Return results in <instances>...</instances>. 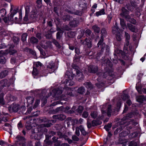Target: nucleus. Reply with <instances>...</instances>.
Segmentation results:
<instances>
[{
    "label": "nucleus",
    "instance_id": "45",
    "mask_svg": "<svg viewBox=\"0 0 146 146\" xmlns=\"http://www.w3.org/2000/svg\"><path fill=\"white\" fill-rule=\"evenodd\" d=\"M41 65L42 64L40 62H37L34 63L33 67H35V66L38 67L41 66Z\"/></svg>",
    "mask_w": 146,
    "mask_h": 146
},
{
    "label": "nucleus",
    "instance_id": "26",
    "mask_svg": "<svg viewBox=\"0 0 146 146\" xmlns=\"http://www.w3.org/2000/svg\"><path fill=\"white\" fill-rule=\"evenodd\" d=\"M8 74V71L7 70L2 71L0 73V77L1 78H3L7 76Z\"/></svg>",
    "mask_w": 146,
    "mask_h": 146
},
{
    "label": "nucleus",
    "instance_id": "31",
    "mask_svg": "<svg viewBox=\"0 0 146 146\" xmlns=\"http://www.w3.org/2000/svg\"><path fill=\"white\" fill-rule=\"evenodd\" d=\"M139 144V143L138 142L132 141L129 143V146H138Z\"/></svg>",
    "mask_w": 146,
    "mask_h": 146
},
{
    "label": "nucleus",
    "instance_id": "62",
    "mask_svg": "<svg viewBox=\"0 0 146 146\" xmlns=\"http://www.w3.org/2000/svg\"><path fill=\"white\" fill-rule=\"evenodd\" d=\"M71 17L69 15L64 16V20H69L70 19Z\"/></svg>",
    "mask_w": 146,
    "mask_h": 146
},
{
    "label": "nucleus",
    "instance_id": "37",
    "mask_svg": "<svg viewBox=\"0 0 146 146\" xmlns=\"http://www.w3.org/2000/svg\"><path fill=\"white\" fill-rule=\"evenodd\" d=\"M6 12L4 9H2L0 10V16L3 17L6 15Z\"/></svg>",
    "mask_w": 146,
    "mask_h": 146
},
{
    "label": "nucleus",
    "instance_id": "3",
    "mask_svg": "<svg viewBox=\"0 0 146 146\" xmlns=\"http://www.w3.org/2000/svg\"><path fill=\"white\" fill-rule=\"evenodd\" d=\"M101 34L102 35L101 38L99 41L98 43V46L99 47L100 45H102V50L103 51L104 49V48H105L106 50L109 48V46L107 45H106L104 43H103V36H105L106 34V31L104 28H102L101 30Z\"/></svg>",
    "mask_w": 146,
    "mask_h": 146
},
{
    "label": "nucleus",
    "instance_id": "46",
    "mask_svg": "<svg viewBox=\"0 0 146 146\" xmlns=\"http://www.w3.org/2000/svg\"><path fill=\"white\" fill-rule=\"evenodd\" d=\"M29 52L33 54V57L35 58H37V57L36 55V54L35 51L31 49H29Z\"/></svg>",
    "mask_w": 146,
    "mask_h": 146
},
{
    "label": "nucleus",
    "instance_id": "27",
    "mask_svg": "<svg viewBox=\"0 0 146 146\" xmlns=\"http://www.w3.org/2000/svg\"><path fill=\"white\" fill-rule=\"evenodd\" d=\"M84 85L89 89H91L92 88V86L91 83L89 82H85L84 83Z\"/></svg>",
    "mask_w": 146,
    "mask_h": 146
},
{
    "label": "nucleus",
    "instance_id": "44",
    "mask_svg": "<svg viewBox=\"0 0 146 146\" xmlns=\"http://www.w3.org/2000/svg\"><path fill=\"white\" fill-rule=\"evenodd\" d=\"M121 35L119 33L116 35V38L117 40L118 41H120L121 39Z\"/></svg>",
    "mask_w": 146,
    "mask_h": 146
},
{
    "label": "nucleus",
    "instance_id": "54",
    "mask_svg": "<svg viewBox=\"0 0 146 146\" xmlns=\"http://www.w3.org/2000/svg\"><path fill=\"white\" fill-rule=\"evenodd\" d=\"M40 101L39 100H36L33 107L34 108H36L40 103Z\"/></svg>",
    "mask_w": 146,
    "mask_h": 146
},
{
    "label": "nucleus",
    "instance_id": "2",
    "mask_svg": "<svg viewBox=\"0 0 146 146\" xmlns=\"http://www.w3.org/2000/svg\"><path fill=\"white\" fill-rule=\"evenodd\" d=\"M111 106L108 104L105 105H103L101 111L102 115L99 116L98 118L100 119H102L107 114L108 116H110L111 114Z\"/></svg>",
    "mask_w": 146,
    "mask_h": 146
},
{
    "label": "nucleus",
    "instance_id": "58",
    "mask_svg": "<svg viewBox=\"0 0 146 146\" xmlns=\"http://www.w3.org/2000/svg\"><path fill=\"white\" fill-rule=\"evenodd\" d=\"M72 139L73 140L75 141H78L79 140V138L75 135L72 136Z\"/></svg>",
    "mask_w": 146,
    "mask_h": 146
},
{
    "label": "nucleus",
    "instance_id": "40",
    "mask_svg": "<svg viewBox=\"0 0 146 146\" xmlns=\"http://www.w3.org/2000/svg\"><path fill=\"white\" fill-rule=\"evenodd\" d=\"M38 71L37 70L35 67H33L32 74L33 76H36L38 74Z\"/></svg>",
    "mask_w": 146,
    "mask_h": 146
},
{
    "label": "nucleus",
    "instance_id": "61",
    "mask_svg": "<svg viewBox=\"0 0 146 146\" xmlns=\"http://www.w3.org/2000/svg\"><path fill=\"white\" fill-rule=\"evenodd\" d=\"M127 133H126L125 131L122 132L119 135L121 137H122V136H125L127 135Z\"/></svg>",
    "mask_w": 146,
    "mask_h": 146
},
{
    "label": "nucleus",
    "instance_id": "11",
    "mask_svg": "<svg viewBox=\"0 0 146 146\" xmlns=\"http://www.w3.org/2000/svg\"><path fill=\"white\" fill-rule=\"evenodd\" d=\"M51 42L50 41H42L40 45L43 48L46 49L48 48H50L51 46Z\"/></svg>",
    "mask_w": 146,
    "mask_h": 146
},
{
    "label": "nucleus",
    "instance_id": "10",
    "mask_svg": "<svg viewBox=\"0 0 146 146\" xmlns=\"http://www.w3.org/2000/svg\"><path fill=\"white\" fill-rule=\"evenodd\" d=\"M64 92L66 95L71 96H75V95L73 94L74 91L72 90L70 88L68 87H66L65 88H64Z\"/></svg>",
    "mask_w": 146,
    "mask_h": 146
},
{
    "label": "nucleus",
    "instance_id": "48",
    "mask_svg": "<svg viewBox=\"0 0 146 146\" xmlns=\"http://www.w3.org/2000/svg\"><path fill=\"white\" fill-rule=\"evenodd\" d=\"M129 96L128 94H123L122 96V98L123 100H125L129 98Z\"/></svg>",
    "mask_w": 146,
    "mask_h": 146
},
{
    "label": "nucleus",
    "instance_id": "36",
    "mask_svg": "<svg viewBox=\"0 0 146 146\" xmlns=\"http://www.w3.org/2000/svg\"><path fill=\"white\" fill-rule=\"evenodd\" d=\"M68 11V10L66 11L68 12H70V13L74 14L76 15H80L81 14L80 12L78 10H74V11L72 12L69 11Z\"/></svg>",
    "mask_w": 146,
    "mask_h": 146
},
{
    "label": "nucleus",
    "instance_id": "53",
    "mask_svg": "<svg viewBox=\"0 0 146 146\" xmlns=\"http://www.w3.org/2000/svg\"><path fill=\"white\" fill-rule=\"evenodd\" d=\"M62 34V33L61 31H59L57 33V38L60 39Z\"/></svg>",
    "mask_w": 146,
    "mask_h": 146
},
{
    "label": "nucleus",
    "instance_id": "57",
    "mask_svg": "<svg viewBox=\"0 0 146 146\" xmlns=\"http://www.w3.org/2000/svg\"><path fill=\"white\" fill-rule=\"evenodd\" d=\"M30 7L29 6H27L25 7V14H28L30 11Z\"/></svg>",
    "mask_w": 146,
    "mask_h": 146
},
{
    "label": "nucleus",
    "instance_id": "21",
    "mask_svg": "<svg viewBox=\"0 0 146 146\" xmlns=\"http://www.w3.org/2000/svg\"><path fill=\"white\" fill-rule=\"evenodd\" d=\"M92 29L94 31V32L99 33L100 31V28L97 25H94L92 27Z\"/></svg>",
    "mask_w": 146,
    "mask_h": 146
},
{
    "label": "nucleus",
    "instance_id": "59",
    "mask_svg": "<svg viewBox=\"0 0 146 146\" xmlns=\"http://www.w3.org/2000/svg\"><path fill=\"white\" fill-rule=\"evenodd\" d=\"M83 119L82 118H80L79 121L77 119H76L75 120V122H76V123H80L81 124L83 121Z\"/></svg>",
    "mask_w": 146,
    "mask_h": 146
},
{
    "label": "nucleus",
    "instance_id": "6",
    "mask_svg": "<svg viewBox=\"0 0 146 146\" xmlns=\"http://www.w3.org/2000/svg\"><path fill=\"white\" fill-rule=\"evenodd\" d=\"M38 128H35L34 129L32 130V135H31V137L32 138H34L36 140L39 139V132L38 131Z\"/></svg>",
    "mask_w": 146,
    "mask_h": 146
},
{
    "label": "nucleus",
    "instance_id": "32",
    "mask_svg": "<svg viewBox=\"0 0 146 146\" xmlns=\"http://www.w3.org/2000/svg\"><path fill=\"white\" fill-rule=\"evenodd\" d=\"M47 67L48 68L52 69V70H54L53 72H54V70L56 69L55 66L54 64L52 63V62H50V66H48Z\"/></svg>",
    "mask_w": 146,
    "mask_h": 146
},
{
    "label": "nucleus",
    "instance_id": "35",
    "mask_svg": "<svg viewBox=\"0 0 146 146\" xmlns=\"http://www.w3.org/2000/svg\"><path fill=\"white\" fill-rule=\"evenodd\" d=\"M98 115V113L96 111H92L90 114L91 117L94 119L97 117Z\"/></svg>",
    "mask_w": 146,
    "mask_h": 146
},
{
    "label": "nucleus",
    "instance_id": "39",
    "mask_svg": "<svg viewBox=\"0 0 146 146\" xmlns=\"http://www.w3.org/2000/svg\"><path fill=\"white\" fill-rule=\"evenodd\" d=\"M130 3L133 8H136L137 7V5L135 1H133L131 0L130 1Z\"/></svg>",
    "mask_w": 146,
    "mask_h": 146
},
{
    "label": "nucleus",
    "instance_id": "41",
    "mask_svg": "<svg viewBox=\"0 0 146 146\" xmlns=\"http://www.w3.org/2000/svg\"><path fill=\"white\" fill-rule=\"evenodd\" d=\"M111 127V123L108 124L104 127V128L107 131H108Z\"/></svg>",
    "mask_w": 146,
    "mask_h": 146
},
{
    "label": "nucleus",
    "instance_id": "8",
    "mask_svg": "<svg viewBox=\"0 0 146 146\" xmlns=\"http://www.w3.org/2000/svg\"><path fill=\"white\" fill-rule=\"evenodd\" d=\"M92 40L90 38H86L85 41H83L81 40L80 42L81 44L87 46L88 48H90L92 47Z\"/></svg>",
    "mask_w": 146,
    "mask_h": 146
},
{
    "label": "nucleus",
    "instance_id": "29",
    "mask_svg": "<svg viewBox=\"0 0 146 146\" xmlns=\"http://www.w3.org/2000/svg\"><path fill=\"white\" fill-rule=\"evenodd\" d=\"M79 128L82 133L84 135H86L87 132L85 131L82 125H80L79 126Z\"/></svg>",
    "mask_w": 146,
    "mask_h": 146
},
{
    "label": "nucleus",
    "instance_id": "64",
    "mask_svg": "<svg viewBox=\"0 0 146 146\" xmlns=\"http://www.w3.org/2000/svg\"><path fill=\"white\" fill-rule=\"evenodd\" d=\"M87 123L88 128H90L92 126V123H91L88 121H87Z\"/></svg>",
    "mask_w": 146,
    "mask_h": 146
},
{
    "label": "nucleus",
    "instance_id": "23",
    "mask_svg": "<svg viewBox=\"0 0 146 146\" xmlns=\"http://www.w3.org/2000/svg\"><path fill=\"white\" fill-rule=\"evenodd\" d=\"M105 14V9H102L99 11H98L95 13V14L97 17H98L100 15H104Z\"/></svg>",
    "mask_w": 146,
    "mask_h": 146
},
{
    "label": "nucleus",
    "instance_id": "42",
    "mask_svg": "<svg viewBox=\"0 0 146 146\" xmlns=\"http://www.w3.org/2000/svg\"><path fill=\"white\" fill-rule=\"evenodd\" d=\"M27 36V34L26 33H24L21 36V40L23 41H25Z\"/></svg>",
    "mask_w": 146,
    "mask_h": 146
},
{
    "label": "nucleus",
    "instance_id": "60",
    "mask_svg": "<svg viewBox=\"0 0 146 146\" xmlns=\"http://www.w3.org/2000/svg\"><path fill=\"white\" fill-rule=\"evenodd\" d=\"M88 113L86 111H84L82 115L83 117L85 118H87L88 117Z\"/></svg>",
    "mask_w": 146,
    "mask_h": 146
},
{
    "label": "nucleus",
    "instance_id": "50",
    "mask_svg": "<svg viewBox=\"0 0 146 146\" xmlns=\"http://www.w3.org/2000/svg\"><path fill=\"white\" fill-rule=\"evenodd\" d=\"M68 35L69 37H73L75 36V33L73 32H70L68 33Z\"/></svg>",
    "mask_w": 146,
    "mask_h": 146
},
{
    "label": "nucleus",
    "instance_id": "43",
    "mask_svg": "<svg viewBox=\"0 0 146 146\" xmlns=\"http://www.w3.org/2000/svg\"><path fill=\"white\" fill-rule=\"evenodd\" d=\"M30 40L31 42L33 43L37 42H38V40L34 37H32L31 38Z\"/></svg>",
    "mask_w": 146,
    "mask_h": 146
},
{
    "label": "nucleus",
    "instance_id": "49",
    "mask_svg": "<svg viewBox=\"0 0 146 146\" xmlns=\"http://www.w3.org/2000/svg\"><path fill=\"white\" fill-rule=\"evenodd\" d=\"M100 124V123H99L98 121L96 120H93L92 121V125L93 126H96Z\"/></svg>",
    "mask_w": 146,
    "mask_h": 146
},
{
    "label": "nucleus",
    "instance_id": "15",
    "mask_svg": "<svg viewBox=\"0 0 146 146\" xmlns=\"http://www.w3.org/2000/svg\"><path fill=\"white\" fill-rule=\"evenodd\" d=\"M115 53L114 54V59H117V54L120 55V54L121 55H124L125 54V53H123L122 51L120 50L119 49H116L115 50Z\"/></svg>",
    "mask_w": 146,
    "mask_h": 146
},
{
    "label": "nucleus",
    "instance_id": "30",
    "mask_svg": "<svg viewBox=\"0 0 146 146\" xmlns=\"http://www.w3.org/2000/svg\"><path fill=\"white\" fill-rule=\"evenodd\" d=\"M3 94L0 91V103L2 105H4L5 104V102L3 98Z\"/></svg>",
    "mask_w": 146,
    "mask_h": 146
},
{
    "label": "nucleus",
    "instance_id": "52",
    "mask_svg": "<svg viewBox=\"0 0 146 146\" xmlns=\"http://www.w3.org/2000/svg\"><path fill=\"white\" fill-rule=\"evenodd\" d=\"M80 129L79 128V126L78 127H77L76 128L75 134L78 136H79L80 135V133L79 130Z\"/></svg>",
    "mask_w": 146,
    "mask_h": 146
},
{
    "label": "nucleus",
    "instance_id": "14",
    "mask_svg": "<svg viewBox=\"0 0 146 146\" xmlns=\"http://www.w3.org/2000/svg\"><path fill=\"white\" fill-rule=\"evenodd\" d=\"M10 84L8 82V81L7 79L2 80L0 81V87L1 88L4 86H9Z\"/></svg>",
    "mask_w": 146,
    "mask_h": 146
},
{
    "label": "nucleus",
    "instance_id": "22",
    "mask_svg": "<svg viewBox=\"0 0 146 146\" xmlns=\"http://www.w3.org/2000/svg\"><path fill=\"white\" fill-rule=\"evenodd\" d=\"M54 118L58 119L60 120H63L64 119V116L63 115H55L53 116Z\"/></svg>",
    "mask_w": 146,
    "mask_h": 146
},
{
    "label": "nucleus",
    "instance_id": "12",
    "mask_svg": "<svg viewBox=\"0 0 146 146\" xmlns=\"http://www.w3.org/2000/svg\"><path fill=\"white\" fill-rule=\"evenodd\" d=\"M70 26L72 27H77L79 24V22L76 19H74L73 20L70 21L69 23Z\"/></svg>",
    "mask_w": 146,
    "mask_h": 146
},
{
    "label": "nucleus",
    "instance_id": "63",
    "mask_svg": "<svg viewBox=\"0 0 146 146\" xmlns=\"http://www.w3.org/2000/svg\"><path fill=\"white\" fill-rule=\"evenodd\" d=\"M64 140H65L66 141H67L70 144L72 143V140L68 138H65V136Z\"/></svg>",
    "mask_w": 146,
    "mask_h": 146
},
{
    "label": "nucleus",
    "instance_id": "9",
    "mask_svg": "<svg viewBox=\"0 0 146 146\" xmlns=\"http://www.w3.org/2000/svg\"><path fill=\"white\" fill-rule=\"evenodd\" d=\"M122 12L121 14V15H123L126 19L129 20L130 18V16L129 15V13L128 10L124 8L122 9Z\"/></svg>",
    "mask_w": 146,
    "mask_h": 146
},
{
    "label": "nucleus",
    "instance_id": "33",
    "mask_svg": "<svg viewBox=\"0 0 146 146\" xmlns=\"http://www.w3.org/2000/svg\"><path fill=\"white\" fill-rule=\"evenodd\" d=\"M120 24L123 29H124L126 28L124 20L123 19H120Z\"/></svg>",
    "mask_w": 146,
    "mask_h": 146
},
{
    "label": "nucleus",
    "instance_id": "16",
    "mask_svg": "<svg viewBox=\"0 0 146 146\" xmlns=\"http://www.w3.org/2000/svg\"><path fill=\"white\" fill-rule=\"evenodd\" d=\"M108 74V72H105L104 73L102 72H100L98 74L99 77L97 79V80L98 81L100 82V79H101L102 78H106Z\"/></svg>",
    "mask_w": 146,
    "mask_h": 146
},
{
    "label": "nucleus",
    "instance_id": "4",
    "mask_svg": "<svg viewBox=\"0 0 146 146\" xmlns=\"http://www.w3.org/2000/svg\"><path fill=\"white\" fill-rule=\"evenodd\" d=\"M11 13L10 15V17L7 18V17H5L3 19V20L4 21L5 24L7 25H11L12 24V21L13 20V17L14 15L17 12V9H14L12 12V8L11 9Z\"/></svg>",
    "mask_w": 146,
    "mask_h": 146
},
{
    "label": "nucleus",
    "instance_id": "1",
    "mask_svg": "<svg viewBox=\"0 0 146 146\" xmlns=\"http://www.w3.org/2000/svg\"><path fill=\"white\" fill-rule=\"evenodd\" d=\"M14 47V46L12 45L11 46H10L9 48V50H7L5 51L1 50L0 51V57H2L1 58H0V62L3 64L6 61V59L3 57V56L6 55L8 53H9L11 55H13L16 52V51L15 50L13 49Z\"/></svg>",
    "mask_w": 146,
    "mask_h": 146
},
{
    "label": "nucleus",
    "instance_id": "13",
    "mask_svg": "<svg viewBox=\"0 0 146 146\" xmlns=\"http://www.w3.org/2000/svg\"><path fill=\"white\" fill-rule=\"evenodd\" d=\"M89 71L91 73H95L98 70V67L94 66H90L88 67Z\"/></svg>",
    "mask_w": 146,
    "mask_h": 146
},
{
    "label": "nucleus",
    "instance_id": "24",
    "mask_svg": "<svg viewBox=\"0 0 146 146\" xmlns=\"http://www.w3.org/2000/svg\"><path fill=\"white\" fill-rule=\"evenodd\" d=\"M72 79H69L68 80H66V86H72L74 84V82L72 80Z\"/></svg>",
    "mask_w": 146,
    "mask_h": 146
},
{
    "label": "nucleus",
    "instance_id": "34",
    "mask_svg": "<svg viewBox=\"0 0 146 146\" xmlns=\"http://www.w3.org/2000/svg\"><path fill=\"white\" fill-rule=\"evenodd\" d=\"M104 63L106 64V65L110 67L111 66V63L110 60L108 59H106L104 60Z\"/></svg>",
    "mask_w": 146,
    "mask_h": 146
},
{
    "label": "nucleus",
    "instance_id": "25",
    "mask_svg": "<svg viewBox=\"0 0 146 146\" xmlns=\"http://www.w3.org/2000/svg\"><path fill=\"white\" fill-rule=\"evenodd\" d=\"M85 90L84 87H81L79 88L77 90L78 93L81 94H84L85 92Z\"/></svg>",
    "mask_w": 146,
    "mask_h": 146
},
{
    "label": "nucleus",
    "instance_id": "38",
    "mask_svg": "<svg viewBox=\"0 0 146 146\" xmlns=\"http://www.w3.org/2000/svg\"><path fill=\"white\" fill-rule=\"evenodd\" d=\"M125 7L127 8L128 10L130 11H132L133 9L134 8L131 5V4L128 3L126 5Z\"/></svg>",
    "mask_w": 146,
    "mask_h": 146
},
{
    "label": "nucleus",
    "instance_id": "18",
    "mask_svg": "<svg viewBox=\"0 0 146 146\" xmlns=\"http://www.w3.org/2000/svg\"><path fill=\"white\" fill-rule=\"evenodd\" d=\"M27 100V106H30L33 103L34 101V98L33 97H28L26 98Z\"/></svg>",
    "mask_w": 146,
    "mask_h": 146
},
{
    "label": "nucleus",
    "instance_id": "5",
    "mask_svg": "<svg viewBox=\"0 0 146 146\" xmlns=\"http://www.w3.org/2000/svg\"><path fill=\"white\" fill-rule=\"evenodd\" d=\"M78 67L76 66L75 67H73L72 70L76 72L77 77H78V80H83L84 76L82 72L78 70Z\"/></svg>",
    "mask_w": 146,
    "mask_h": 146
},
{
    "label": "nucleus",
    "instance_id": "17",
    "mask_svg": "<svg viewBox=\"0 0 146 146\" xmlns=\"http://www.w3.org/2000/svg\"><path fill=\"white\" fill-rule=\"evenodd\" d=\"M127 27L131 32H136L137 31V29L135 27L131 24H127Z\"/></svg>",
    "mask_w": 146,
    "mask_h": 146
},
{
    "label": "nucleus",
    "instance_id": "20",
    "mask_svg": "<svg viewBox=\"0 0 146 146\" xmlns=\"http://www.w3.org/2000/svg\"><path fill=\"white\" fill-rule=\"evenodd\" d=\"M119 29L118 28L117 23L112 27V32L113 34H117L119 32Z\"/></svg>",
    "mask_w": 146,
    "mask_h": 146
},
{
    "label": "nucleus",
    "instance_id": "28",
    "mask_svg": "<svg viewBox=\"0 0 146 146\" xmlns=\"http://www.w3.org/2000/svg\"><path fill=\"white\" fill-rule=\"evenodd\" d=\"M84 110L83 107L81 106H79L78 108L75 110V112L78 113H82Z\"/></svg>",
    "mask_w": 146,
    "mask_h": 146
},
{
    "label": "nucleus",
    "instance_id": "51",
    "mask_svg": "<svg viewBox=\"0 0 146 146\" xmlns=\"http://www.w3.org/2000/svg\"><path fill=\"white\" fill-rule=\"evenodd\" d=\"M125 37L126 40H129L130 38V35L127 33L125 32Z\"/></svg>",
    "mask_w": 146,
    "mask_h": 146
},
{
    "label": "nucleus",
    "instance_id": "55",
    "mask_svg": "<svg viewBox=\"0 0 146 146\" xmlns=\"http://www.w3.org/2000/svg\"><path fill=\"white\" fill-rule=\"evenodd\" d=\"M129 40H126V43L125 45V52H126V50H127V47L128 46L129 44Z\"/></svg>",
    "mask_w": 146,
    "mask_h": 146
},
{
    "label": "nucleus",
    "instance_id": "47",
    "mask_svg": "<svg viewBox=\"0 0 146 146\" xmlns=\"http://www.w3.org/2000/svg\"><path fill=\"white\" fill-rule=\"evenodd\" d=\"M7 98L8 100L9 101H14V97L12 96L10 94L8 95L7 96Z\"/></svg>",
    "mask_w": 146,
    "mask_h": 146
},
{
    "label": "nucleus",
    "instance_id": "7",
    "mask_svg": "<svg viewBox=\"0 0 146 146\" xmlns=\"http://www.w3.org/2000/svg\"><path fill=\"white\" fill-rule=\"evenodd\" d=\"M20 108L19 106L17 104H12L9 108L10 112H17Z\"/></svg>",
    "mask_w": 146,
    "mask_h": 146
},
{
    "label": "nucleus",
    "instance_id": "56",
    "mask_svg": "<svg viewBox=\"0 0 146 146\" xmlns=\"http://www.w3.org/2000/svg\"><path fill=\"white\" fill-rule=\"evenodd\" d=\"M53 42L54 44L58 48H59L60 47V46L58 43L55 40H53Z\"/></svg>",
    "mask_w": 146,
    "mask_h": 146
},
{
    "label": "nucleus",
    "instance_id": "19",
    "mask_svg": "<svg viewBox=\"0 0 146 146\" xmlns=\"http://www.w3.org/2000/svg\"><path fill=\"white\" fill-rule=\"evenodd\" d=\"M72 72H73L71 73L69 72H67V73H66L65 77L68 78L69 79H73L74 76V75L73 74Z\"/></svg>",
    "mask_w": 146,
    "mask_h": 146
}]
</instances>
